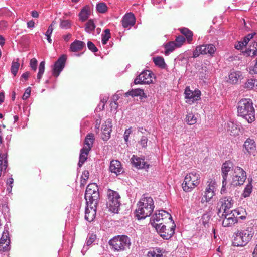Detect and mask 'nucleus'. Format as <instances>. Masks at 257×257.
Returning <instances> with one entry per match:
<instances>
[{
  "instance_id": "1",
  "label": "nucleus",
  "mask_w": 257,
  "mask_h": 257,
  "mask_svg": "<svg viewBox=\"0 0 257 257\" xmlns=\"http://www.w3.org/2000/svg\"><path fill=\"white\" fill-rule=\"evenodd\" d=\"M238 115L244 118L248 123L255 120V111L252 101L249 99H242L237 104Z\"/></svg>"
},
{
  "instance_id": "2",
  "label": "nucleus",
  "mask_w": 257,
  "mask_h": 257,
  "mask_svg": "<svg viewBox=\"0 0 257 257\" xmlns=\"http://www.w3.org/2000/svg\"><path fill=\"white\" fill-rule=\"evenodd\" d=\"M154 208L153 199L151 197H143L137 204V208L136 210V216L139 219L150 216Z\"/></svg>"
},
{
  "instance_id": "3",
  "label": "nucleus",
  "mask_w": 257,
  "mask_h": 257,
  "mask_svg": "<svg viewBox=\"0 0 257 257\" xmlns=\"http://www.w3.org/2000/svg\"><path fill=\"white\" fill-rule=\"evenodd\" d=\"M108 243L113 250L117 252L129 249L131 244L130 239L126 235L114 236L109 241Z\"/></svg>"
},
{
  "instance_id": "4",
  "label": "nucleus",
  "mask_w": 257,
  "mask_h": 257,
  "mask_svg": "<svg viewBox=\"0 0 257 257\" xmlns=\"http://www.w3.org/2000/svg\"><path fill=\"white\" fill-rule=\"evenodd\" d=\"M171 215L164 210H159L158 213H155L151 218L150 223L154 228L160 227L165 223H171Z\"/></svg>"
},
{
  "instance_id": "5",
  "label": "nucleus",
  "mask_w": 257,
  "mask_h": 257,
  "mask_svg": "<svg viewBox=\"0 0 257 257\" xmlns=\"http://www.w3.org/2000/svg\"><path fill=\"white\" fill-rule=\"evenodd\" d=\"M107 205L109 209L113 213H118L120 205V196L115 191L109 189L107 192Z\"/></svg>"
},
{
  "instance_id": "6",
  "label": "nucleus",
  "mask_w": 257,
  "mask_h": 257,
  "mask_svg": "<svg viewBox=\"0 0 257 257\" xmlns=\"http://www.w3.org/2000/svg\"><path fill=\"white\" fill-rule=\"evenodd\" d=\"M199 175L195 172L188 174L182 183V188L185 192H190L199 183Z\"/></svg>"
},
{
  "instance_id": "7",
  "label": "nucleus",
  "mask_w": 257,
  "mask_h": 257,
  "mask_svg": "<svg viewBox=\"0 0 257 257\" xmlns=\"http://www.w3.org/2000/svg\"><path fill=\"white\" fill-rule=\"evenodd\" d=\"M85 199L86 203L92 202L93 204H98L99 193L96 184L91 183L87 186L85 194Z\"/></svg>"
},
{
  "instance_id": "8",
  "label": "nucleus",
  "mask_w": 257,
  "mask_h": 257,
  "mask_svg": "<svg viewBox=\"0 0 257 257\" xmlns=\"http://www.w3.org/2000/svg\"><path fill=\"white\" fill-rule=\"evenodd\" d=\"M171 220V223H167L162 225L160 227L155 228L159 235L164 239H170L174 233L175 225Z\"/></svg>"
},
{
  "instance_id": "9",
  "label": "nucleus",
  "mask_w": 257,
  "mask_h": 257,
  "mask_svg": "<svg viewBox=\"0 0 257 257\" xmlns=\"http://www.w3.org/2000/svg\"><path fill=\"white\" fill-rule=\"evenodd\" d=\"M216 50L215 46L212 44H203L196 47L195 50L193 51V57L196 58L200 54H209L212 55Z\"/></svg>"
},
{
  "instance_id": "10",
  "label": "nucleus",
  "mask_w": 257,
  "mask_h": 257,
  "mask_svg": "<svg viewBox=\"0 0 257 257\" xmlns=\"http://www.w3.org/2000/svg\"><path fill=\"white\" fill-rule=\"evenodd\" d=\"M246 179V173L245 171L239 167H235L234 170L231 184L234 186L241 185Z\"/></svg>"
},
{
  "instance_id": "11",
  "label": "nucleus",
  "mask_w": 257,
  "mask_h": 257,
  "mask_svg": "<svg viewBox=\"0 0 257 257\" xmlns=\"http://www.w3.org/2000/svg\"><path fill=\"white\" fill-rule=\"evenodd\" d=\"M233 201L231 197H223L219 199L217 203V208L218 209V215L220 216V214L228 213V210L232 207Z\"/></svg>"
},
{
  "instance_id": "12",
  "label": "nucleus",
  "mask_w": 257,
  "mask_h": 257,
  "mask_svg": "<svg viewBox=\"0 0 257 257\" xmlns=\"http://www.w3.org/2000/svg\"><path fill=\"white\" fill-rule=\"evenodd\" d=\"M216 185V182L214 181L211 180L207 182L204 194L201 199L202 203L209 202L215 195Z\"/></svg>"
},
{
  "instance_id": "13",
  "label": "nucleus",
  "mask_w": 257,
  "mask_h": 257,
  "mask_svg": "<svg viewBox=\"0 0 257 257\" xmlns=\"http://www.w3.org/2000/svg\"><path fill=\"white\" fill-rule=\"evenodd\" d=\"M185 102L189 104L194 103L200 99L201 91L198 89L193 91L190 87H186L184 92Z\"/></svg>"
},
{
  "instance_id": "14",
  "label": "nucleus",
  "mask_w": 257,
  "mask_h": 257,
  "mask_svg": "<svg viewBox=\"0 0 257 257\" xmlns=\"http://www.w3.org/2000/svg\"><path fill=\"white\" fill-rule=\"evenodd\" d=\"M153 74L149 70L143 71L134 80L135 84H150L152 83Z\"/></svg>"
},
{
  "instance_id": "15",
  "label": "nucleus",
  "mask_w": 257,
  "mask_h": 257,
  "mask_svg": "<svg viewBox=\"0 0 257 257\" xmlns=\"http://www.w3.org/2000/svg\"><path fill=\"white\" fill-rule=\"evenodd\" d=\"M85 209V218L89 222H92L95 218L97 204H93L92 202H87Z\"/></svg>"
},
{
  "instance_id": "16",
  "label": "nucleus",
  "mask_w": 257,
  "mask_h": 257,
  "mask_svg": "<svg viewBox=\"0 0 257 257\" xmlns=\"http://www.w3.org/2000/svg\"><path fill=\"white\" fill-rule=\"evenodd\" d=\"M233 164L232 162H225L223 163L221 167L222 176L223 177L222 188L226 185L227 178L228 173L230 171H234ZM223 189L221 190V192Z\"/></svg>"
},
{
  "instance_id": "17",
  "label": "nucleus",
  "mask_w": 257,
  "mask_h": 257,
  "mask_svg": "<svg viewBox=\"0 0 257 257\" xmlns=\"http://www.w3.org/2000/svg\"><path fill=\"white\" fill-rule=\"evenodd\" d=\"M66 61V56L65 55H62L55 63L53 68V74L57 77L65 67Z\"/></svg>"
},
{
  "instance_id": "18",
  "label": "nucleus",
  "mask_w": 257,
  "mask_h": 257,
  "mask_svg": "<svg viewBox=\"0 0 257 257\" xmlns=\"http://www.w3.org/2000/svg\"><path fill=\"white\" fill-rule=\"evenodd\" d=\"M221 217H224V219L222 221V225L224 227L231 226L237 222V220L231 211L230 213L228 212L222 214Z\"/></svg>"
},
{
  "instance_id": "19",
  "label": "nucleus",
  "mask_w": 257,
  "mask_h": 257,
  "mask_svg": "<svg viewBox=\"0 0 257 257\" xmlns=\"http://www.w3.org/2000/svg\"><path fill=\"white\" fill-rule=\"evenodd\" d=\"M111 121L110 119H107L102 126V138L103 141H107L110 137V133L111 132Z\"/></svg>"
},
{
  "instance_id": "20",
  "label": "nucleus",
  "mask_w": 257,
  "mask_h": 257,
  "mask_svg": "<svg viewBox=\"0 0 257 257\" xmlns=\"http://www.w3.org/2000/svg\"><path fill=\"white\" fill-rule=\"evenodd\" d=\"M226 129L230 135L236 136L239 134L240 125L236 122L229 121L226 125Z\"/></svg>"
},
{
  "instance_id": "21",
  "label": "nucleus",
  "mask_w": 257,
  "mask_h": 257,
  "mask_svg": "<svg viewBox=\"0 0 257 257\" xmlns=\"http://www.w3.org/2000/svg\"><path fill=\"white\" fill-rule=\"evenodd\" d=\"M10 240L8 232H3L0 239V251H6L9 250Z\"/></svg>"
},
{
  "instance_id": "22",
  "label": "nucleus",
  "mask_w": 257,
  "mask_h": 257,
  "mask_svg": "<svg viewBox=\"0 0 257 257\" xmlns=\"http://www.w3.org/2000/svg\"><path fill=\"white\" fill-rule=\"evenodd\" d=\"M135 18L132 13H127L123 16L122 20V24L123 27H131L135 24Z\"/></svg>"
},
{
  "instance_id": "23",
  "label": "nucleus",
  "mask_w": 257,
  "mask_h": 257,
  "mask_svg": "<svg viewBox=\"0 0 257 257\" xmlns=\"http://www.w3.org/2000/svg\"><path fill=\"white\" fill-rule=\"evenodd\" d=\"M245 239L242 231H238L234 237L233 244L235 246H244L248 243L247 241H245Z\"/></svg>"
},
{
  "instance_id": "24",
  "label": "nucleus",
  "mask_w": 257,
  "mask_h": 257,
  "mask_svg": "<svg viewBox=\"0 0 257 257\" xmlns=\"http://www.w3.org/2000/svg\"><path fill=\"white\" fill-rule=\"evenodd\" d=\"M92 13V9L88 6H85L79 14V17L80 21L84 22L87 20Z\"/></svg>"
},
{
  "instance_id": "25",
  "label": "nucleus",
  "mask_w": 257,
  "mask_h": 257,
  "mask_svg": "<svg viewBox=\"0 0 257 257\" xmlns=\"http://www.w3.org/2000/svg\"><path fill=\"white\" fill-rule=\"evenodd\" d=\"M243 148L249 154H253L256 150V144L253 139L248 138L244 143Z\"/></svg>"
},
{
  "instance_id": "26",
  "label": "nucleus",
  "mask_w": 257,
  "mask_h": 257,
  "mask_svg": "<svg viewBox=\"0 0 257 257\" xmlns=\"http://www.w3.org/2000/svg\"><path fill=\"white\" fill-rule=\"evenodd\" d=\"M111 164L109 169L112 173H115L118 175L121 174L123 172V168L121 164V162H110Z\"/></svg>"
},
{
  "instance_id": "27",
  "label": "nucleus",
  "mask_w": 257,
  "mask_h": 257,
  "mask_svg": "<svg viewBox=\"0 0 257 257\" xmlns=\"http://www.w3.org/2000/svg\"><path fill=\"white\" fill-rule=\"evenodd\" d=\"M85 46L84 42L79 40H75L70 45V49L72 52H77L83 49Z\"/></svg>"
},
{
  "instance_id": "28",
  "label": "nucleus",
  "mask_w": 257,
  "mask_h": 257,
  "mask_svg": "<svg viewBox=\"0 0 257 257\" xmlns=\"http://www.w3.org/2000/svg\"><path fill=\"white\" fill-rule=\"evenodd\" d=\"M242 78V73L240 71H232L229 75V81L231 84H236L239 80Z\"/></svg>"
},
{
  "instance_id": "29",
  "label": "nucleus",
  "mask_w": 257,
  "mask_h": 257,
  "mask_svg": "<svg viewBox=\"0 0 257 257\" xmlns=\"http://www.w3.org/2000/svg\"><path fill=\"white\" fill-rule=\"evenodd\" d=\"M95 141L94 135L92 133H89L85 137L84 146L83 147L90 150L91 149Z\"/></svg>"
},
{
  "instance_id": "30",
  "label": "nucleus",
  "mask_w": 257,
  "mask_h": 257,
  "mask_svg": "<svg viewBox=\"0 0 257 257\" xmlns=\"http://www.w3.org/2000/svg\"><path fill=\"white\" fill-rule=\"evenodd\" d=\"M254 229L253 227H248L246 230L242 231L243 233L244 237L245 239V242L247 241L248 243L254 234Z\"/></svg>"
},
{
  "instance_id": "31",
  "label": "nucleus",
  "mask_w": 257,
  "mask_h": 257,
  "mask_svg": "<svg viewBox=\"0 0 257 257\" xmlns=\"http://www.w3.org/2000/svg\"><path fill=\"white\" fill-rule=\"evenodd\" d=\"M234 217L237 220V218L243 219L246 218V212L244 209L242 208H237L233 211H231Z\"/></svg>"
},
{
  "instance_id": "32",
  "label": "nucleus",
  "mask_w": 257,
  "mask_h": 257,
  "mask_svg": "<svg viewBox=\"0 0 257 257\" xmlns=\"http://www.w3.org/2000/svg\"><path fill=\"white\" fill-rule=\"evenodd\" d=\"M252 48L247 49L244 52L245 55L255 57L257 55V42H254L252 46Z\"/></svg>"
},
{
  "instance_id": "33",
  "label": "nucleus",
  "mask_w": 257,
  "mask_h": 257,
  "mask_svg": "<svg viewBox=\"0 0 257 257\" xmlns=\"http://www.w3.org/2000/svg\"><path fill=\"white\" fill-rule=\"evenodd\" d=\"M164 47L165 49L164 54L166 55H168L170 52H172L175 49V48L177 47L175 42L174 41H171L166 43Z\"/></svg>"
},
{
  "instance_id": "34",
  "label": "nucleus",
  "mask_w": 257,
  "mask_h": 257,
  "mask_svg": "<svg viewBox=\"0 0 257 257\" xmlns=\"http://www.w3.org/2000/svg\"><path fill=\"white\" fill-rule=\"evenodd\" d=\"M180 31V32L186 37L188 42L190 43L192 40V32L186 28H181Z\"/></svg>"
},
{
  "instance_id": "35",
  "label": "nucleus",
  "mask_w": 257,
  "mask_h": 257,
  "mask_svg": "<svg viewBox=\"0 0 257 257\" xmlns=\"http://www.w3.org/2000/svg\"><path fill=\"white\" fill-rule=\"evenodd\" d=\"M96 27L94 21L93 19H90L86 24L85 30L88 33H92Z\"/></svg>"
},
{
  "instance_id": "36",
  "label": "nucleus",
  "mask_w": 257,
  "mask_h": 257,
  "mask_svg": "<svg viewBox=\"0 0 257 257\" xmlns=\"http://www.w3.org/2000/svg\"><path fill=\"white\" fill-rule=\"evenodd\" d=\"M186 121L189 125L195 124L197 121V118L192 113H188L186 117Z\"/></svg>"
},
{
  "instance_id": "37",
  "label": "nucleus",
  "mask_w": 257,
  "mask_h": 257,
  "mask_svg": "<svg viewBox=\"0 0 257 257\" xmlns=\"http://www.w3.org/2000/svg\"><path fill=\"white\" fill-rule=\"evenodd\" d=\"M96 10L99 13H105L107 11L108 7L103 2H100L96 4Z\"/></svg>"
},
{
  "instance_id": "38",
  "label": "nucleus",
  "mask_w": 257,
  "mask_h": 257,
  "mask_svg": "<svg viewBox=\"0 0 257 257\" xmlns=\"http://www.w3.org/2000/svg\"><path fill=\"white\" fill-rule=\"evenodd\" d=\"M45 61H43L40 62L39 66V71L37 76V81L39 82L42 77L45 71Z\"/></svg>"
},
{
  "instance_id": "39",
  "label": "nucleus",
  "mask_w": 257,
  "mask_h": 257,
  "mask_svg": "<svg viewBox=\"0 0 257 257\" xmlns=\"http://www.w3.org/2000/svg\"><path fill=\"white\" fill-rule=\"evenodd\" d=\"M132 165L137 169H147L149 167V164L146 162H131Z\"/></svg>"
},
{
  "instance_id": "40",
  "label": "nucleus",
  "mask_w": 257,
  "mask_h": 257,
  "mask_svg": "<svg viewBox=\"0 0 257 257\" xmlns=\"http://www.w3.org/2000/svg\"><path fill=\"white\" fill-rule=\"evenodd\" d=\"M153 60L156 65L161 68L165 67V63L163 57L160 56L154 57L153 58Z\"/></svg>"
},
{
  "instance_id": "41",
  "label": "nucleus",
  "mask_w": 257,
  "mask_h": 257,
  "mask_svg": "<svg viewBox=\"0 0 257 257\" xmlns=\"http://www.w3.org/2000/svg\"><path fill=\"white\" fill-rule=\"evenodd\" d=\"M102 36V43L103 45H105L107 41L111 37V34L110 30L106 29L104 31V34L101 35Z\"/></svg>"
},
{
  "instance_id": "42",
  "label": "nucleus",
  "mask_w": 257,
  "mask_h": 257,
  "mask_svg": "<svg viewBox=\"0 0 257 257\" xmlns=\"http://www.w3.org/2000/svg\"><path fill=\"white\" fill-rule=\"evenodd\" d=\"M90 150L83 147L80 151V154L79 157V161H86L87 159V156Z\"/></svg>"
},
{
  "instance_id": "43",
  "label": "nucleus",
  "mask_w": 257,
  "mask_h": 257,
  "mask_svg": "<svg viewBox=\"0 0 257 257\" xmlns=\"http://www.w3.org/2000/svg\"><path fill=\"white\" fill-rule=\"evenodd\" d=\"M255 85L257 86V80L254 79H248L246 82L245 83L244 87L249 89H252Z\"/></svg>"
},
{
  "instance_id": "44",
  "label": "nucleus",
  "mask_w": 257,
  "mask_h": 257,
  "mask_svg": "<svg viewBox=\"0 0 257 257\" xmlns=\"http://www.w3.org/2000/svg\"><path fill=\"white\" fill-rule=\"evenodd\" d=\"M20 67V64L17 61H13L12 63L11 68V73L14 75V76H15L17 72L18 71L19 68Z\"/></svg>"
},
{
  "instance_id": "45",
  "label": "nucleus",
  "mask_w": 257,
  "mask_h": 257,
  "mask_svg": "<svg viewBox=\"0 0 257 257\" xmlns=\"http://www.w3.org/2000/svg\"><path fill=\"white\" fill-rule=\"evenodd\" d=\"M129 94L132 96H143L145 95L143 90L139 88L132 90Z\"/></svg>"
},
{
  "instance_id": "46",
  "label": "nucleus",
  "mask_w": 257,
  "mask_h": 257,
  "mask_svg": "<svg viewBox=\"0 0 257 257\" xmlns=\"http://www.w3.org/2000/svg\"><path fill=\"white\" fill-rule=\"evenodd\" d=\"M147 257H163V254L161 250L156 249L148 252Z\"/></svg>"
},
{
  "instance_id": "47",
  "label": "nucleus",
  "mask_w": 257,
  "mask_h": 257,
  "mask_svg": "<svg viewBox=\"0 0 257 257\" xmlns=\"http://www.w3.org/2000/svg\"><path fill=\"white\" fill-rule=\"evenodd\" d=\"M252 185L251 181L249 182V183L246 185V187L245 188L243 193V196L244 197H248L250 193L252 192Z\"/></svg>"
},
{
  "instance_id": "48",
  "label": "nucleus",
  "mask_w": 257,
  "mask_h": 257,
  "mask_svg": "<svg viewBox=\"0 0 257 257\" xmlns=\"http://www.w3.org/2000/svg\"><path fill=\"white\" fill-rule=\"evenodd\" d=\"M89 173L88 171L85 170L83 172L81 176V184L84 185L86 183V181L89 178Z\"/></svg>"
},
{
  "instance_id": "49",
  "label": "nucleus",
  "mask_w": 257,
  "mask_h": 257,
  "mask_svg": "<svg viewBox=\"0 0 257 257\" xmlns=\"http://www.w3.org/2000/svg\"><path fill=\"white\" fill-rule=\"evenodd\" d=\"M60 26L62 29H67L71 27V23L68 20H62L60 22Z\"/></svg>"
},
{
  "instance_id": "50",
  "label": "nucleus",
  "mask_w": 257,
  "mask_h": 257,
  "mask_svg": "<svg viewBox=\"0 0 257 257\" xmlns=\"http://www.w3.org/2000/svg\"><path fill=\"white\" fill-rule=\"evenodd\" d=\"M118 94H116L113 96V100L111 103H110V106L111 110H114L115 111L118 107V104L116 102V101L118 100Z\"/></svg>"
},
{
  "instance_id": "51",
  "label": "nucleus",
  "mask_w": 257,
  "mask_h": 257,
  "mask_svg": "<svg viewBox=\"0 0 257 257\" xmlns=\"http://www.w3.org/2000/svg\"><path fill=\"white\" fill-rule=\"evenodd\" d=\"M148 138L146 136H142L138 143L142 146V148H145L147 146Z\"/></svg>"
},
{
  "instance_id": "52",
  "label": "nucleus",
  "mask_w": 257,
  "mask_h": 257,
  "mask_svg": "<svg viewBox=\"0 0 257 257\" xmlns=\"http://www.w3.org/2000/svg\"><path fill=\"white\" fill-rule=\"evenodd\" d=\"M185 39L183 36H179L176 37L175 43L177 47H180L184 42Z\"/></svg>"
},
{
  "instance_id": "53",
  "label": "nucleus",
  "mask_w": 257,
  "mask_h": 257,
  "mask_svg": "<svg viewBox=\"0 0 257 257\" xmlns=\"http://www.w3.org/2000/svg\"><path fill=\"white\" fill-rule=\"evenodd\" d=\"M8 162H0V177L2 173H4L8 166Z\"/></svg>"
},
{
  "instance_id": "54",
  "label": "nucleus",
  "mask_w": 257,
  "mask_h": 257,
  "mask_svg": "<svg viewBox=\"0 0 257 257\" xmlns=\"http://www.w3.org/2000/svg\"><path fill=\"white\" fill-rule=\"evenodd\" d=\"M96 238V236L95 234H91L89 237L87 239L86 244L88 246L91 245L95 240Z\"/></svg>"
},
{
  "instance_id": "55",
  "label": "nucleus",
  "mask_w": 257,
  "mask_h": 257,
  "mask_svg": "<svg viewBox=\"0 0 257 257\" xmlns=\"http://www.w3.org/2000/svg\"><path fill=\"white\" fill-rule=\"evenodd\" d=\"M87 47L88 49L93 52L98 51V49L95 45L91 41H88L87 43Z\"/></svg>"
},
{
  "instance_id": "56",
  "label": "nucleus",
  "mask_w": 257,
  "mask_h": 257,
  "mask_svg": "<svg viewBox=\"0 0 257 257\" xmlns=\"http://www.w3.org/2000/svg\"><path fill=\"white\" fill-rule=\"evenodd\" d=\"M31 91V88L30 87H28L22 96V99L23 100H27L30 97Z\"/></svg>"
},
{
  "instance_id": "57",
  "label": "nucleus",
  "mask_w": 257,
  "mask_h": 257,
  "mask_svg": "<svg viewBox=\"0 0 257 257\" xmlns=\"http://www.w3.org/2000/svg\"><path fill=\"white\" fill-rule=\"evenodd\" d=\"M30 66L33 70L36 71L37 69V60L35 58H33L30 61Z\"/></svg>"
},
{
  "instance_id": "58",
  "label": "nucleus",
  "mask_w": 257,
  "mask_h": 257,
  "mask_svg": "<svg viewBox=\"0 0 257 257\" xmlns=\"http://www.w3.org/2000/svg\"><path fill=\"white\" fill-rule=\"evenodd\" d=\"M132 133L131 127L126 129L124 134V139L125 142H127L130 135Z\"/></svg>"
},
{
  "instance_id": "59",
  "label": "nucleus",
  "mask_w": 257,
  "mask_h": 257,
  "mask_svg": "<svg viewBox=\"0 0 257 257\" xmlns=\"http://www.w3.org/2000/svg\"><path fill=\"white\" fill-rule=\"evenodd\" d=\"M13 183V179L12 178H10L9 179H8L7 181V184L10 187V188L8 187L7 190H8L9 192L11 191L12 188V184Z\"/></svg>"
},
{
  "instance_id": "60",
  "label": "nucleus",
  "mask_w": 257,
  "mask_h": 257,
  "mask_svg": "<svg viewBox=\"0 0 257 257\" xmlns=\"http://www.w3.org/2000/svg\"><path fill=\"white\" fill-rule=\"evenodd\" d=\"M245 46L242 41H239L235 45V47L237 50H241Z\"/></svg>"
},
{
  "instance_id": "61",
  "label": "nucleus",
  "mask_w": 257,
  "mask_h": 257,
  "mask_svg": "<svg viewBox=\"0 0 257 257\" xmlns=\"http://www.w3.org/2000/svg\"><path fill=\"white\" fill-rule=\"evenodd\" d=\"M53 30V24H51L47 30V31L46 32L45 35L46 36H49V35H51Z\"/></svg>"
},
{
  "instance_id": "62",
  "label": "nucleus",
  "mask_w": 257,
  "mask_h": 257,
  "mask_svg": "<svg viewBox=\"0 0 257 257\" xmlns=\"http://www.w3.org/2000/svg\"><path fill=\"white\" fill-rule=\"evenodd\" d=\"M7 153L6 152L0 153V161H7Z\"/></svg>"
},
{
  "instance_id": "63",
  "label": "nucleus",
  "mask_w": 257,
  "mask_h": 257,
  "mask_svg": "<svg viewBox=\"0 0 257 257\" xmlns=\"http://www.w3.org/2000/svg\"><path fill=\"white\" fill-rule=\"evenodd\" d=\"M30 73L29 72H26L24 73H23L21 76V80H23V79H24L25 80H27L29 77L30 76Z\"/></svg>"
},
{
  "instance_id": "64",
  "label": "nucleus",
  "mask_w": 257,
  "mask_h": 257,
  "mask_svg": "<svg viewBox=\"0 0 257 257\" xmlns=\"http://www.w3.org/2000/svg\"><path fill=\"white\" fill-rule=\"evenodd\" d=\"M27 27L30 29H33L35 27V22L33 20H30L27 22Z\"/></svg>"
}]
</instances>
